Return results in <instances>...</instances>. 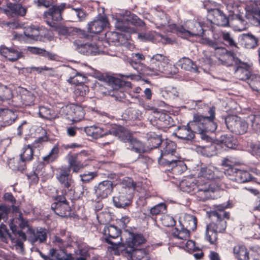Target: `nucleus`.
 <instances>
[{
	"mask_svg": "<svg viewBox=\"0 0 260 260\" xmlns=\"http://www.w3.org/2000/svg\"><path fill=\"white\" fill-rule=\"evenodd\" d=\"M218 143L221 147L229 149H236L237 146V139L231 134H225L220 136Z\"/></svg>",
	"mask_w": 260,
	"mask_h": 260,
	"instance_id": "nucleus-30",
	"label": "nucleus"
},
{
	"mask_svg": "<svg viewBox=\"0 0 260 260\" xmlns=\"http://www.w3.org/2000/svg\"><path fill=\"white\" fill-rule=\"evenodd\" d=\"M168 58L162 54H156L150 59L149 66L138 64L135 61H131V65L141 75L157 76L161 73L174 75L177 73V69L169 63Z\"/></svg>",
	"mask_w": 260,
	"mask_h": 260,
	"instance_id": "nucleus-2",
	"label": "nucleus"
},
{
	"mask_svg": "<svg viewBox=\"0 0 260 260\" xmlns=\"http://www.w3.org/2000/svg\"><path fill=\"white\" fill-rule=\"evenodd\" d=\"M71 8L68 16V19L70 21H83L85 19L87 14L85 11L82 8H75L70 5H67L66 8Z\"/></svg>",
	"mask_w": 260,
	"mask_h": 260,
	"instance_id": "nucleus-25",
	"label": "nucleus"
},
{
	"mask_svg": "<svg viewBox=\"0 0 260 260\" xmlns=\"http://www.w3.org/2000/svg\"><path fill=\"white\" fill-rule=\"evenodd\" d=\"M85 132L87 135L94 139H98L109 134V131H104L103 127L95 126L86 127L85 128Z\"/></svg>",
	"mask_w": 260,
	"mask_h": 260,
	"instance_id": "nucleus-34",
	"label": "nucleus"
},
{
	"mask_svg": "<svg viewBox=\"0 0 260 260\" xmlns=\"http://www.w3.org/2000/svg\"><path fill=\"white\" fill-rule=\"evenodd\" d=\"M198 177L201 179L203 178L209 180L219 179V177L215 175L214 171L210 167L202 168L198 173Z\"/></svg>",
	"mask_w": 260,
	"mask_h": 260,
	"instance_id": "nucleus-44",
	"label": "nucleus"
},
{
	"mask_svg": "<svg viewBox=\"0 0 260 260\" xmlns=\"http://www.w3.org/2000/svg\"><path fill=\"white\" fill-rule=\"evenodd\" d=\"M109 134L113 135L124 142L128 143L132 138L131 133L121 126H115L109 130Z\"/></svg>",
	"mask_w": 260,
	"mask_h": 260,
	"instance_id": "nucleus-26",
	"label": "nucleus"
},
{
	"mask_svg": "<svg viewBox=\"0 0 260 260\" xmlns=\"http://www.w3.org/2000/svg\"><path fill=\"white\" fill-rule=\"evenodd\" d=\"M0 54L10 61H16L23 56L22 52L14 47L0 46Z\"/></svg>",
	"mask_w": 260,
	"mask_h": 260,
	"instance_id": "nucleus-18",
	"label": "nucleus"
},
{
	"mask_svg": "<svg viewBox=\"0 0 260 260\" xmlns=\"http://www.w3.org/2000/svg\"><path fill=\"white\" fill-rule=\"evenodd\" d=\"M213 37L215 40L222 41L226 46L231 47H237L233 36L230 32L222 30L215 31L213 34Z\"/></svg>",
	"mask_w": 260,
	"mask_h": 260,
	"instance_id": "nucleus-20",
	"label": "nucleus"
},
{
	"mask_svg": "<svg viewBox=\"0 0 260 260\" xmlns=\"http://www.w3.org/2000/svg\"><path fill=\"white\" fill-rule=\"evenodd\" d=\"M229 172L233 176L231 179L240 183L249 182L252 179L251 174L245 170L231 168L228 170V172Z\"/></svg>",
	"mask_w": 260,
	"mask_h": 260,
	"instance_id": "nucleus-19",
	"label": "nucleus"
},
{
	"mask_svg": "<svg viewBox=\"0 0 260 260\" xmlns=\"http://www.w3.org/2000/svg\"><path fill=\"white\" fill-rule=\"evenodd\" d=\"M128 148L138 153H142L145 152L143 144L136 138L132 137L128 141Z\"/></svg>",
	"mask_w": 260,
	"mask_h": 260,
	"instance_id": "nucleus-43",
	"label": "nucleus"
},
{
	"mask_svg": "<svg viewBox=\"0 0 260 260\" xmlns=\"http://www.w3.org/2000/svg\"><path fill=\"white\" fill-rule=\"evenodd\" d=\"M225 207L218 205L209 213L212 222L208 224L210 228L221 233L226 228V220L230 218V213L225 211Z\"/></svg>",
	"mask_w": 260,
	"mask_h": 260,
	"instance_id": "nucleus-4",
	"label": "nucleus"
},
{
	"mask_svg": "<svg viewBox=\"0 0 260 260\" xmlns=\"http://www.w3.org/2000/svg\"><path fill=\"white\" fill-rule=\"evenodd\" d=\"M17 118V115L8 109H0V127L11 125Z\"/></svg>",
	"mask_w": 260,
	"mask_h": 260,
	"instance_id": "nucleus-24",
	"label": "nucleus"
},
{
	"mask_svg": "<svg viewBox=\"0 0 260 260\" xmlns=\"http://www.w3.org/2000/svg\"><path fill=\"white\" fill-rule=\"evenodd\" d=\"M109 22L106 16H98L93 21L88 23V31L98 34L108 26Z\"/></svg>",
	"mask_w": 260,
	"mask_h": 260,
	"instance_id": "nucleus-15",
	"label": "nucleus"
},
{
	"mask_svg": "<svg viewBox=\"0 0 260 260\" xmlns=\"http://www.w3.org/2000/svg\"><path fill=\"white\" fill-rule=\"evenodd\" d=\"M241 37L242 44L246 48L251 49L257 46L258 40L251 34H243Z\"/></svg>",
	"mask_w": 260,
	"mask_h": 260,
	"instance_id": "nucleus-38",
	"label": "nucleus"
},
{
	"mask_svg": "<svg viewBox=\"0 0 260 260\" xmlns=\"http://www.w3.org/2000/svg\"><path fill=\"white\" fill-rule=\"evenodd\" d=\"M136 186V183L134 182L131 178H125L124 179L121 184L119 189H125L126 192L133 194Z\"/></svg>",
	"mask_w": 260,
	"mask_h": 260,
	"instance_id": "nucleus-48",
	"label": "nucleus"
},
{
	"mask_svg": "<svg viewBox=\"0 0 260 260\" xmlns=\"http://www.w3.org/2000/svg\"><path fill=\"white\" fill-rule=\"evenodd\" d=\"M56 177L61 186L64 188V195L68 197V192H73L72 188L74 183L69 169L67 166H61L57 170Z\"/></svg>",
	"mask_w": 260,
	"mask_h": 260,
	"instance_id": "nucleus-6",
	"label": "nucleus"
},
{
	"mask_svg": "<svg viewBox=\"0 0 260 260\" xmlns=\"http://www.w3.org/2000/svg\"><path fill=\"white\" fill-rule=\"evenodd\" d=\"M94 193L99 200L106 199L113 190V183L110 180H104L94 186Z\"/></svg>",
	"mask_w": 260,
	"mask_h": 260,
	"instance_id": "nucleus-13",
	"label": "nucleus"
},
{
	"mask_svg": "<svg viewBox=\"0 0 260 260\" xmlns=\"http://www.w3.org/2000/svg\"><path fill=\"white\" fill-rule=\"evenodd\" d=\"M173 236L178 240H181L180 244H183L184 241L187 240L190 236V232L182 226L180 229L175 228L172 231Z\"/></svg>",
	"mask_w": 260,
	"mask_h": 260,
	"instance_id": "nucleus-37",
	"label": "nucleus"
},
{
	"mask_svg": "<svg viewBox=\"0 0 260 260\" xmlns=\"http://www.w3.org/2000/svg\"><path fill=\"white\" fill-rule=\"evenodd\" d=\"M21 99L23 105L29 106L33 104L35 96L30 91L26 89H22L21 92Z\"/></svg>",
	"mask_w": 260,
	"mask_h": 260,
	"instance_id": "nucleus-50",
	"label": "nucleus"
},
{
	"mask_svg": "<svg viewBox=\"0 0 260 260\" xmlns=\"http://www.w3.org/2000/svg\"><path fill=\"white\" fill-rule=\"evenodd\" d=\"M133 194L126 192L125 189H119L117 195L113 198L114 205L117 208H124L131 204Z\"/></svg>",
	"mask_w": 260,
	"mask_h": 260,
	"instance_id": "nucleus-17",
	"label": "nucleus"
},
{
	"mask_svg": "<svg viewBox=\"0 0 260 260\" xmlns=\"http://www.w3.org/2000/svg\"><path fill=\"white\" fill-rule=\"evenodd\" d=\"M67 114L68 118L74 122L79 121L82 120L85 115L83 108L79 105H72L67 107Z\"/></svg>",
	"mask_w": 260,
	"mask_h": 260,
	"instance_id": "nucleus-22",
	"label": "nucleus"
},
{
	"mask_svg": "<svg viewBox=\"0 0 260 260\" xmlns=\"http://www.w3.org/2000/svg\"><path fill=\"white\" fill-rule=\"evenodd\" d=\"M218 232V231L210 228L209 225L207 224L206 230V239L211 244H216Z\"/></svg>",
	"mask_w": 260,
	"mask_h": 260,
	"instance_id": "nucleus-51",
	"label": "nucleus"
},
{
	"mask_svg": "<svg viewBox=\"0 0 260 260\" xmlns=\"http://www.w3.org/2000/svg\"><path fill=\"white\" fill-rule=\"evenodd\" d=\"M167 207L166 204L159 203L150 209V214L153 216L165 213L167 212Z\"/></svg>",
	"mask_w": 260,
	"mask_h": 260,
	"instance_id": "nucleus-55",
	"label": "nucleus"
},
{
	"mask_svg": "<svg viewBox=\"0 0 260 260\" xmlns=\"http://www.w3.org/2000/svg\"><path fill=\"white\" fill-rule=\"evenodd\" d=\"M233 254L237 260H249V251L243 244L238 243L233 247Z\"/></svg>",
	"mask_w": 260,
	"mask_h": 260,
	"instance_id": "nucleus-31",
	"label": "nucleus"
},
{
	"mask_svg": "<svg viewBox=\"0 0 260 260\" xmlns=\"http://www.w3.org/2000/svg\"><path fill=\"white\" fill-rule=\"evenodd\" d=\"M66 196L57 195L54 197V202L52 204L51 208L55 213L61 217H67L71 213V207L67 202Z\"/></svg>",
	"mask_w": 260,
	"mask_h": 260,
	"instance_id": "nucleus-9",
	"label": "nucleus"
},
{
	"mask_svg": "<svg viewBox=\"0 0 260 260\" xmlns=\"http://www.w3.org/2000/svg\"><path fill=\"white\" fill-rule=\"evenodd\" d=\"M105 37L109 43H116L119 42L121 35L115 31H108L106 33Z\"/></svg>",
	"mask_w": 260,
	"mask_h": 260,
	"instance_id": "nucleus-62",
	"label": "nucleus"
},
{
	"mask_svg": "<svg viewBox=\"0 0 260 260\" xmlns=\"http://www.w3.org/2000/svg\"><path fill=\"white\" fill-rule=\"evenodd\" d=\"M214 53L221 63L227 67L234 66L236 64V60L239 59L234 52L228 50L223 47L217 49V52Z\"/></svg>",
	"mask_w": 260,
	"mask_h": 260,
	"instance_id": "nucleus-12",
	"label": "nucleus"
},
{
	"mask_svg": "<svg viewBox=\"0 0 260 260\" xmlns=\"http://www.w3.org/2000/svg\"><path fill=\"white\" fill-rule=\"evenodd\" d=\"M89 92L88 87L84 84L78 85L74 90V94L77 98L82 99Z\"/></svg>",
	"mask_w": 260,
	"mask_h": 260,
	"instance_id": "nucleus-57",
	"label": "nucleus"
},
{
	"mask_svg": "<svg viewBox=\"0 0 260 260\" xmlns=\"http://www.w3.org/2000/svg\"><path fill=\"white\" fill-rule=\"evenodd\" d=\"M13 94L9 87L0 84V102L10 104L12 101Z\"/></svg>",
	"mask_w": 260,
	"mask_h": 260,
	"instance_id": "nucleus-35",
	"label": "nucleus"
},
{
	"mask_svg": "<svg viewBox=\"0 0 260 260\" xmlns=\"http://www.w3.org/2000/svg\"><path fill=\"white\" fill-rule=\"evenodd\" d=\"M208 114L209 116H204L199 113L194 114L190 125L192 127L197 129V132L201 135V138L203 140L210 143V145H211L212 139L207 133L214 132L217 127L215 121V107L209 108Z\"/></svg>",
	"mask_w": 260,
	"mask_h": 260,
	"instance_id": "nucleus-3",
	"label": "nucleus"
},
{
	"mask_svg": "<svg viewBox=\"0 0 260 260\" xmlns=\"http://www.w3.org/2000/svg\"><path fill=\"white\" fill-rule=\"evenodd\" d=\"M181 189L183 191L190 193L196 188V183L189 180H184L180 183Z\"/></svg>",
	"mask_w": 260,
	"mask_h": 260,
	"instance_id": "nucleus-56",
	"label": "nucleus"
},
{
	"mask_svg": "<svg viewBox=\"0 0 260 260\" xmlns=\"http://www.w3.org/2000/svg\"><path fill=\"white\" fill-rule=\"evenodd\" d=\"M19 226L21 229H24L28 226L27 221L24 219L21 214H19L17 218L13 219L10 223V227L12 233L17 231Z\"/></svg>",
	"mask_w": 260,
	"mask_h": 260,
	"instance_id": "nucleus-41",
	"label": "nucleus"
},
{
	"mask_svg": "<svg viewBox=\"0 0 260 260\" xmlns=\"http://www.w3.org/2000/svg\"><path fill=\"white\" fill-rule=\"evenodd\" d=\"M162 142L159 136L150 133L147 140L148 147L150 149L156 148L161 144Z\"/></svg>",
	"mask_w": 260,
	"mask_h": 260,
	"instance_id": "nucleus-49",
	"label": "nucleus"
},
{
	"mask_svg": "<svg viewBox=\"0 0 260 260\" xmlns=\"http://www.w3.org/2000/svg\"><path fill=\"white\" fill-rule=\"evenodd\" d=\"M8 166L12 170L21 172H22L26 168V163L19 157L10 159L8 161Z\"/></svg>",
	"mask_w": 260,
	"mask_h": 260,
	"instance_id": "nucleus-39",
	"label": "nucleus"
},
{
	"mask_svg": "<svg viewBox=\"0 0 260 260\" xmlns=\"http://www.w3.org/2000/svg\"><path fill=\"white\" fill-rule=\"evenodd\" d=\"M252 64L242 61L240 59L236 60L234 66V77L240 80L248 82L252 76Z\"/></svg>",
	"mask_w": 260,
	"mask_h": 260,
	"instance_id": "nucleus-8",
	"label": "nucleus"
},
{
	"mask_svg": "<svg viewBox=\"0 0 260 260\" xmlns=\"http://www.w3.org/2000/svg\"><path fill=\"white\" fill-rule=\"evenodd\" d=\"M177 66L181 69L193 73L198 72V67L196 62L187 57L181 58L177 63Z\"/></svg>",
	"mask_w": 260,
	"mask_h": 260,
	"instance_id": "nucleus-29",
	"label": "nucleus"
},
{
	"mask_svg": "<svg viewBox=\"0 0 260 260\" xmlns=\"http://www.w3.org/2000/svg\"><path fill=\"white\" fill-rule=\"evenodd\" d=\"M181 226H182L189 232L193 231L196 229L197 219L193 215L185 214L183 218L180 220Z\"/></svg>",
	"mask_w": 260,
	"mask_h": 260,
	"instance_id": "nucleus-32",
	"label": "nucleus"
},
{
	"mask_svg": "<svg viewBox=\"0 0 260 260\" xmlns=\"http://www.w3.org/2000/svg\"><path fill=\"white\" fill-rule=\"evenodd\" d=\"M160 220L162 224L166 227L174 226L176 223L174 218L168 215H163Z\"/></svg>",
	"mask_w": 260,
	"mask_h": 260,
	"instance_id": "nucleus-64",
	"label": "nucleus"
},
{
	"mask_svg": "<svg viewBox=\"0 0 260 260\" xmlns=\"http://www.w3.org/2000/svg\"><path fill=\"white\" fill-rule=\"evenodd\" d=\"M175 153L168 154L162 157H159L158 161L159 164L170 167L172 165L175 164L177 161H179L180 157L175 155Z\"/></svg>",
	"mask_w": 260,
	"mask_h": 260,
	"instance_id": "nucleus-40",
	"label": "nucleus"
},
{
	"mask_svg": "<svg viewBox=\"0 0 260 260\" xmlns=\"http://www.w3.org/2000/svg\"><path fill=\"white\" fill-rule=\"evenodd\" d=\"M66 4L53 5L45 11L43 18L46 23L56 31L58 34L65 36H74L77 34L81 37L86 38L87 35L85 31L79 28L68 27L57 23L62 20V13L66 9Z\"/></svg>",
	"mask_w": 260,
	"mask_h": 260,
	"instance_id": "nucleus-1",
	"label": "nucleus"
},
{
	"mask_svg": "<svg viewBox=\"0 0 260 260\" xmlns=\"http://www.w3.org/2000/svg\"><path fill=\"white\" fill-rule=\"evenodd\" d=\"M209 16L212 17L211 21L217 25L226 26L229 23V18L222 11L218 9H212L209 11Z\"/></svg>",
	"mask_w": 260,
	"mask_h": 260,
	"instance_id": "nucleus-21",
	"label": "nucleus"
},
{
	"mask_svg": "<svg viewBox=\"0 0 260 260\" xmlns=\"http://www.w3.org/2000/svg\"><path fill=\"white\" fill-rule=\"evenodd\" d=\"M146 242V239L141 234L131 233L130 236L126 239V247L128 250H133L136 247L141 245Z\"/></svg>",
	"mask_w": 260,
	"mask_h": 260,
	"instance_id": "nucleus-27",
	"label": "nucleus"
},
{
	"mask_svg": "<svg viewBox=\"0 0 260 260\" xmlns=\"http://www.w3.org/2000/svg\"><path fill=\"white\" fill-rule=\"evenodd\" d=\"M247 83L253 91L260 93V75L252 74Z\"/></svg>",
	"mask_w": 260,
	"mask_h": 260,
	"instance_id": "nucleus-46",
	"label": "nucleus"
},
{
	"mask_svg": "<svg viewBox=\"0 0 260 260\" xmlns=\"http://www.w3.org/2000/svg\"><path fill=\"white\" fill-rule=\"evenodd\" d=\"M176 149V144L171 141L166 140L162 142L161 146V155L159 157L167 156L172 153H175Z\"/></svg>",
	"mask_w": 260,
	"mask_h": 260,
	"instance_id": "nucleus-36",
	"label": "nucleus"
},
{
	"mask_svg": "<svg viewBox=\"0 0 260 260\" xmlns=\"http://www.w3.org/2000/svg\"><path fill=\"white\" fill-rule=\"evenodd\" d=\"M123 20L127 21L131 24L138 26H142L144 25V22L140 19L137 16L134 14H132L129 11H126L123 17ZM116 27L121 31H127V27L123 24V20H117L115 23Z\"/></svg>",
	"mask_w": 260,
	"mask_h": 260,
	"instance_id": "nucleus-14",
	"label": "nucleus"
},
{
	"mask_svg": "<svg viewBox=\"0 0 260 260\" xmlns=\"http://www.w3.org/2000/svg\"><path fill=\"white\" fill-rule=\"evenodd\" d=\"M108 87L102 91L103 94L110 95L115 99L116 101H122L125 98V94L123 90V86L125 82L121 79L111 77L108 78Z\"/></svg>",
	"mask_w": 260,
	"mask_h": 260,
	"instance_id": "nucleus-5",
	"label": "nucleus"
},
{
	"mask_svg": "<svg viewBox=\"0 0 260 260\" xmlns=\"http://www.w3.org/2000/svg\"><path fill=\"white\" fill-rule=\"evenodd\" d=\"M26 11L27 8L19 4H10L7 9L5 10V13L11 17L24 16Z\"/></svg>",
	"mask_w": 260,
	"mask_h": 260,
	"instance_id": "nucleus-28",
	"label": "nucleus"
},
{
	"mask_svg": "<svg viewBox=\"0 0 260 260\" xmlns=\"http://www.w3.org/2000/svg\"><path fill=\"white\" fill-rule=\"evenodd\" d=\"M75 49L79 53L88 55L89 44L83 43L80 40H75L73 43Z\"/></svg>",
	"mask_w": 260,
	"mask_h": 260,
	"instance_id": "nucleus-54",
	"label": "nucleus"
},
{
	"mask_svg": "<svg viewBox=\"0 0 260 260\" xmlns=\"http://www.w3.org/2000/svg\"><path fill=\"white\" fill-rule=\"evenodd\" d=\"M125 251L132 260H149V258L148 253L144 249L135 248L131 250L125 247Z\"/></svg>",
	"mask_w": 260,
	"mask_h": 260,
	"instance_id": "nucleus-33",
	"label": "nucleus"
},
{
	"mask_svg": "<svg viewBox=\"0 0 260 260\" xmlns=\"http://www.w3.org/2000/svg\"><path fill=\"white\" fill-rule=\"evenodd\" d=\"M189 121L187 125L180 127L177 132V136L179 139L187 141H191L195 136V133H198L197 129L194 128L191 126Z\"/></svg>",
	"mask_w": 260,
	"mask_h": 260,
	"instance_id": "nucleus-23",
	"label": "nucleus"
},
{
	"mask_svg": "<svg viewBox=\"0 0 260 260\" xmlns=\"http://www.w3.org/2000/svg\"><path fill=\"white\" fill-rule=\"evenodd\" d=\"M104 235L105 241L112 246L113 249H117L121 244L120 230L114 225H109L105 228Z\"/></svg>",
	"mask_w": 260,
	"mask_h": 260,
	"instance_id": "nucleus-10",
	"label": "nucleus"
},
{
	"mask_svg": "<svg viewBox=\"0 0 260 260\" xmlns=\"http://www.w3.org/2000/svg\"><path fill=\"white\" fill-rule=\"evenodd\" d=\"M98 176L95 172H89L87 173L80 174V177L83 183H89Z\"/></svg>",
	"mask_w": 260,
	"mask_h": 260,
	"instance_id": "nucleus-63",
	"label": "nucleus"
},
{
	"mask_svg": "<svg viewBox=\"0 0 260 260\" xmlns=\"http://www.w3.org/2000/svg\"><path fill=\"white\" fill-rule=\"evenodd\" d=\"M185 26L187 29L183 26L178 27L177 30L183 37L202 36L204 29L201 23L196 20H188L186 22Z\"/></svg>",
	"mask_w": 260,
	"mask_h": 260,
	"instance_id": "nucleus-11",
	"label": "nucleus"
},
{
	"mask_svg": "<svg viewBox=\"0 0 260 260\" xmlns=\"http://www.w3.org/2000/svg\"><path fill=\"white\" fill-rule=\"evenodd\" d=\"M227 128L237 135H243L246 133L248 124L243 119L237 116H229L225 119Z\"/></svg>",
	"mask_w": 260,
	"mask_h": 260,
	"instance_id": "nucleus-7",
	"label": "nucleus"
},
{
	"mask_svg": "<svg viewBox=\"0 0 260 260\" xmlns=\"http://www.w3.org/2000/svg\"><path fill=\"white\" fill-rule=\"evenodd\" d=\"M86 80L85 77L79 73H77L75 76L71 77L68 81L72 84H76L77 86L80 84H83Z\"/></svg>",
	"mask_w": 260,
	"mask_h": 260,
	"instance_id": "nucleus-60",
	"label": "nucleus"
},
{
	"mask_svg": "<svg viewBox=\"0 0 260 260\" xmlns=\"http://www.w3.org/2000/svg\"><path fill=\"white\" fill-rule=\"evenodd\" d=\"M34 154V152L33 150L31 149L29 145H26L22 148L21 152L19 157L24 161V162L26 163L33 159Z\"/></svg>",
	"mask_w": 260,
	"mask_h": 260,
	"instance_id": "nucleus-47",
	"label": "nucleus"
},
{
	"mask_svg": "<svg viewBox=\"0 0 260 260\" xmlns=\"http://www.w3.org/2000/svg\"><path fill=\"white\" fill-rule=\"evenodd\" d=\"M24 34L27 38L34 40H38L40 37L39 29L32 26L27 28L24 31Z\"/></svg>",
	"mask_w": 260,
	"mask_h": 260,
	"instance_id": "nucleus-58",
	"label": "nucleus"
},
{
	"mask_svg": "<svg viewBox=\"0 0 260 260\" xmlns=\"http://www.w3.org/2000/svg\"><path fill=\"white\" fill-rule=\"evenodd\" d=\"M172 173L176 175L181 174L186 171L187 167L185 164L181 160L177 161L175 164L170 166Z\"/></svg>",
	"mask_w": 260,
	"mask_h": 260,
	"instance_id": "nucleus-53",
	"label": "nucleus"
},
{
	"mask_svg": "<svg viewBox=\"0 0 260 260\" xmlns=\"http://www.w3.org/2000/svg\"><path fill=\"white\" fill-rule=\"evenodd\" d=\"M39 115L41 118L50 120L56 118V114L53 110L44 106L39 107Z\"/></svg>",
	"mask_w": 260,
	"mask_h": 260,
	"instance_id": "nucleus-45",
	"label": "nucleus"
},
{
	"mask_svg": "<svg viewBox=\"0 0 260 260\" xmlns=\"http://www.w3.org/2000/svg\"><path fill=\"white\" fill-rule=\"evenodd\" d=\"M59 148L57 145L54 146L48 155L43 157L44 161L49 164L55 161L58 157Z\"/></svg>",
	"mask_w": 260,
	"mask_h": 260,
	"instance_id": "nucleus-52",
	"label": "nucleus"
},
{
	"mask_svg": "<svg viewBox=\"0 0 260 260\" xmlns=\"http://www.w3.org/2000/svg\"><path fill=\"white\" fill-rule=\"evenodd\" d=\"M82 154L77 153L68 156V166L67 168L69 169L70 173L72 171L73 173H78L80 170L83 169L86 164L81 159Z\"/></svg>",
	"mask_w": 260,
	"mask_h": 260,
	"instance_id": "nucleus-16",
	"label": "nucleus"
},
{
	"mask_svg": "<svg viewBox=\"0 0 260 260\" xmlns=\"http://www.w3.org/2000/svg\"><path fill=\"white\" fill-rule=\"evenodd\" d=\"M46 137H41L37 139L31 144H28L31 149L34 151L36 149H40L43 147V143L47 141Z\"/></svg>",
	"mask_w": 260,
	"mask_h": 260,
	"instance_id": "nucleus-61",
	"label": "nucleus"
},
{
	"mask_svg": "<svg viewBox=\"0 0 260 260\" xmlns=\"http://www.w3.org/2000/svg\"><path fill=\"white\" fill-rule=\"evenodd\" d=\"M248 119L253 130L260 132V115H251L248 116Z\"/></svg>",
	"mask_w": 260,
	"mask_h": 260,
	"instance_id": "nucleus-59",
	"label": "nucleus"
},
{
	"mask_svg": "<svg viewBox=\"0 0 260 260\" xmlns=\"http://www.w3.org/2000/svg\"><path fill=\"white\" fill-rule=\"evenodd\" d=\"M47 237V231L45 228H37L34 232L32 238V242H36L39 241L40 243H45Z\"/></svg>",
	"mask_w": 260,
	"mask_h": 260,
	"instance_id": "nucleus-42",
	"label": "nucleus"
}]
</instances>
